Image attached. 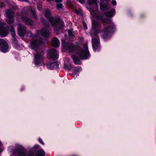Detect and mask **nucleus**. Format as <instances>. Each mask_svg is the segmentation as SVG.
Instances as JSON below:
<instances>
[{"label": "nucleus", "instance_id": "nucleus-1", "mask_svg": "<svg viewBox=\"0 0 156 156\" xmlns=\"http://www.w3.org/2000/svg\"><path fill=\"white\" fill-rule=\"evenodd\" d=\"M27 36L30 37V48L35 51V53H34L35 64L38 66L44 65L43 60L44 59L43 50L44 45L43 41L38 40L40 39L38 36H33L30 32L27 33Z\"/></svg>", "mask_w": 156, "mask_h": 156}, {"label": "nucleus", "instance_id": "nucleus-2", "mask_svg": "<svg viewBox=\"0 0 156 156\" xmlns=\"http://www.w3.org/2000/svg\"><path fill=\"white\" fill-rule=\"evenodd\" d=\"M64 47L65 49L70 52H74L76 53L82 60L86 59L89 55L88 50V45L87 43L83 45V50L79 46H75L73 44L69 43H66Z\"/></svg>", "mask_w": 156, "mask_h": 156}, {"label": "nucleus", "instance_id": "nucleus-3", "mask_svg": "<svg viewBox=\"0 0 156 156\" xmlns=\"http://www.w3.org/2000/svg\"><path fill=\"white\" fill-rule=\"evenodd\" d=\"M103 22L105 23L107 25L104 30L101 32V35L103 38L106 40L109 38L115 30V27L111 21V20H103Z\"/></svg>", "mask_w": 156, "mask_h": 156}, {"label": "nucleus", "instance_id": "nucleus-4", "mask_svg": "<svg viewBox=\"0 0 156 156\" xmlns=\"http://www.w3.org/2000/svg\"><path fill=\"white\" fill-rule=\"evenodd\" d=\"M88 3L90 7V13L94 17L99 19L98 15V14L97 8L98 6L96 0H88Z\"/></svg>", "mask_w": 156, "mask_h": 156}, {"label": "nucleus", "instance_id": "nucleus-5", "mask_svg": "<svg viewBox=\"0 0 156 156\" xmlns=\"http://www.w3.org/2000/svg\"><path fill=\"white\" fill-rule=\"evenodd\" d=\"M13 154L17 156H26L27 152L22 146L17 144L16 148L13 152Z\"/></svg>", "mask_w": 156, "mask_h": 156}, {"label": "nucleus", "instance_id": "nucleus-6", "mask_svg": "<svg viewBox=\"0 0 156 156\" xmlns=\"http://www.w3.org/2000/svg\"><path fill=\"white\" fill-rule=\"evenodd\" d=\"M92 38V45L94 49L95 50H100L99 43V38L97 34H95L94 35H91Z\"/></svg>", "mask_w": 156, "mask_h": 156}, {"label": "nucleus", "instance_id": "nucleus-7", "mask_svg": "<svg viewBox=\"0 0 156 156\" xmlns=\"http://www.w3.org/2000/svg\"><path fill=\"white\" fill-rule=\"evenodd\" d=\"M58 55L56 50L52 49L47 52V57L50 60H55L58 58Z\"/></svg>", "mask_w": 156, "mask_h": 156}, {"label": "nucleus", "instance_id": "nucleus-8", "mask_svg": "<svg viewBox=\"0 0 156 156\" xmlns=\"http://www.w3.org/2000/svg\"><path fill=\"white\" fill-rule=\"evenodd\" d=\"M8 28L5 24L2 22H0V35L5 37L8 34Z\"/></svg>", "mask_w": 156, "mask_h": 156}, {"label": "nucleus", "instance_id": "nucleus-9", "mask_svg": "<svg viewBox=\"0 0 156 156\" xmlns=\"http://www.w3.org/2000/svg\"><path fill=\"white\" fill-rule=\"evenodd\" d=\"M8 45L6 42L3 39H0V50L4 52L5 53L8 51Z\"/></svg>", "mask_w": 156, "mask_h": 156}, {"label": "nucleus", "instance_id": "nucleus-10", "mask_svg": "<svg viewBox=\"0 0 156 156\" xmlns=\"http://www.w3.org/2000/svg\"><path fill=\"white\" fill-rule=\"evenodd\" d=\"M18 33L20 36H23L26 33V29L25 27L22 24L20 23L18 26Z\"/></svg>", "mask_w": 156, "mask_h": 156}, {"label": "nucleus", "instance_id": "nucleus-11", "mask_svg": "<svg viewBox=\"0 0 156 156\" xmlns=\"http://www.w3.org/2000/svg\"><path fill=\"white\" fill-rule=\"evenodd\" d=\"M41 35L44 37L48 38L50 35V32L48 29L42 28L40 31Z\"/></svg>", "mask_w": 156, "mask_h": 156}, {"label": "nucleus", "instance_id": "nucleus-12", "mask_svg": "<svg viewBox=\"0 0 156 156\" xmlns=\"http://www.w3.org/2000/svg\"><path fill=\"white\" fill-rule=\"evenodd\" d=\"M59 63L54 62L47 65V67L50 69H53L57 68L58 66Z\"/></svg>", "mask_w": 156, "mask_h": 156}, {"label": "nucleus", "instance_id": "nucleus-13", "mask_svg": "<svg viewBox=\"0 0 156 156\" xmlns=\"http://www.w3.org/2000/svg\"><path fill=\"white\" fill-rule=\"evenodd\" d=\"M52 44L54 47H58L60 45V42L56 37H54L51 41Z\"/></svg>", "mask_w": 156, "mask_h": 156}, {"label": "nucleus", "instance_id": "nucleus-14", "mask_svg": "<svg viewBox=\"0 0 156 156\" xmlns=\"http://www.w3.org/2000/svg\"><path fill=\"white\" fill-rule=\"evenodd\" d=\"M44 13L47 19H49V20H54V18L52 16L51 13L48 9H46L44 10Z\"/></svg>", "mask_w": 156, "mask_h": 156}, {"label": "nucleus", "instance_id": "nucleus-15", "mask_svg": "<svg viewBox=\"0 0 156 156\" xmlns=\"http://www.w3.org/2000/svg\"><path fill=\"white\" fill-rule=\"evenodd\" d=\"M72 57L75 64L76 65H80L81 64L80 61L77 56L74 55H72Z\"/></svg>", "mask_w": 156, "mask_h": 156}, {"label": "nucleus", "instance_id": "nucleus-16", "mask_svg": "<svg viewBox=\"0 0 156 156\" xmlns=\"http://www.w3.org/2000/svg\"><path fill=\"white\" fill-rule=\"evenodd\" d=\"M5 13L6 16L9 18H12L14 16V13L12 10H8L6 11Z\"/></svg>", "mask_w": 156, "mask_h": 156}, {"label": "nucleus", "instance_id": "nucleus-17", "mask_svg": "<svg viewBox=\"0 0 156 156\" xmlns=\"http://www.w3.org/2000/svg\"><path fill=\"white\" fill-rule=\"evenodd\" d=\"M115 13V9H113L110 11L105 12L104 16L107 17H112L113 16Z\"/></svg>", "mask_w": 156, "mask_h": 156}, {"label": "nucleus", "instance_id": "nucleus-18", "mask_svg": "<svg viewBox=\"0 0 156 156\" xmlns=\"http://www.w3.org/2000/svg\"><path fill=\"white\" fill-rule=\"evenodd\" d=\"M92 23V27L94 30L99 27L100 23L98 20H93Z\"/></svg>", "mask_w": 156, "mask_h": 156}, {"label": "nucleus", "instance_id": "nucleus-19", "mask_svg": "<svg viewBox=\"0 0 156 156\" xmlns=\"http://www.w3.org/2000/svg\"><path fill=\"white\" fill-rule=\"evenodd\" d=\"M9 29L10 30V33L12 36L14 37L15 36L16 33L14 28L12 26L10 25L9 26Z\"/></svg>", "mask_w": 156, "mask_h": 156}, {"label": "nucleus", "instance_id": "nucleus-20", "mask_svg": "<svg viewBox=\"0 0 156 156\" xmlns=\"http://www.w3.org/2000/svg\"><path fill=\"white\" fill-rule=\"evenodd\" d=\"M45 153L42 149L40 148V150L37 152L36 156H44Z\"/></svg>", "mask_w": 156, "mask_h": 156}, {"label": "nucleus", "instance_id": "nucleus-21", "mask_svg": "<svg viewBox=\"0 0 156 156\" xmlns=\"http://www.w3.org/2000/svg\"><path fill=\"white\" fill-rule=\"evenodd\" d=\"M24 23L27 25L29 26L33 25L34 23L33 20H23Z\"/></svg>", "mask_w": 156, "mask_h": 156}, {"label": "nucleus", "instance_id": "nucleus-22", "mask_svg": "<svg viewBox=\"0 0 156 156\" xmlns=\"http://www.w3.org/2000/svg\"><path fill=\"white\" fill-rule=\"evenodd\" d=\"M53 26H57L59 23V20H49Z\"/></svg>", "mask_w": 156, "mask_h": 156}, {"label": "nucleus", "instance_id": "nucleus-23", "mask_svg": "<svg viewBox=\"0 0 156 156\" xmlns=\"http://www.w3.org/2000/svg\"><path fill=\"white\" fill-rule=\"evenodd\" d=\"M100 8L102 10L105 11L109 9L108 6L106 5L101 4H100Z\"/></svg>", "mask_w": 156, "mask_h": 156}, {"label": "nucleus", "instance_id": "nucleus-24", "mask_svg": "<svg viewBox=\"0 0 156 156\" xmlns=\"http://www.w3.org/2000/svg\"><path fill=\"white\" fill-rule=\"evenodd\" d=\"M64 68L66 70H70L72 69L73 66L70 63L68 64L67 65H64Z\"/></svg>", "mask_w": 156, "mask_h": 156}, {"label": "nucleus", "instance_id": "nucleus-25", "mask_svg": "<svg viewBox=\"0 0 156 156\" xmlns=\"http://www.w3.org/2000/svg\"><path fill=\"white\" fill-rule=\"evenodd\" d=\"M81 67L80 66H76L75 68L74 72L76 74L79 72L81 70Z\"/></svg>", "mask_w": 156, "mask_h": 156}, {"label": "nucleus", "instance_id": "nucleus-26", "mask_svg": "<svg viewBox=\"0 0 156 156\" xmlns=\"http://www.w3.org/2000/svg\"><path fill=\"white\" fill-rule=\"evenodd\" d=\"M42 23L46 27H48L49 26L47 20H43Z\"/></svg>", "mask_w": 156, "mask_h": 156}, {"label": "nucleus", "instance_id": "nucleus-27", "mask_svg": "<svg viewBox=\"0 0 156 156\" xmlns=\"http://www.w3.org/2000/svg\"><path fill=\"white\" fill-rule=\"evenodd\" d=\"M67 4L68 6L70 7H72L73 5V4L72 2L69 0H68L67 1Z\"/></svg>", "mask_w": 156, "mask_h": 156}, {"label": "nucleus", "instance_id": "nucleus-28", "mask_svg": "<svg viewBox=\"0 0 156 156\" xmlns=\"http://www.w3.org/2000/svg\"><path fill=\"white\" fill-rule=\"evenodd\" d=\"M76 12L78 15H82L83 14L82 11L81 9H79L77 10H76Z\"/></svg>", "mask_w": 156, "mask_h": 156}, {"label": "nucleus", "instance_id": "nucleus-29", "mask_svg": "<svg viewBox=\"0 0 156 156\" xmlns=\"http://www.w3.org/2000/svg\"><path fill=\"white\" fill-rule=\"evenodd\" d=\"M57 8L58 9L60 10L61 9H62V4H58L57 5Z\"/></svg>", "mask_w": 156, "mask_h": 156}, {"label": "nucleus", "instance_id": "nucleus-30", "mask_svg": "<svg viewBox=\"0 0 156 156\" xmlns=\"http://www.w3.org/2000/svg\"><path fill=\"white\" fill-rule=\"evenodd\" d=\"M13 20H6L7 23L9 24H12L13 23Z\"/></svg>", "mask_w": 156, "mask_h": 156}, {"label": "nucleus", "instance_id": "nucleus-31", "mask_svg": "<svg viewBox=\"0 0 156 156\" xmlns=\"http://www.w3.org/2000/svg\"><path fill=\"white\" fill-rule=\"evenodd\" d=\"M68 33L69 35L70 36H73V32L72 31L70 30H69L68 31Z\"/></svg>", "mask_w": 156, "mask_h": 156}, {"label": "nucleus", "instance_id": "nucleus-32", "mask_svg": "<svg viewBox=\"0 0 156 156\" xmlns=\"http://www.w3.org/2000/svg\"><path fill=\"white\" fill-rule=\"evenodd\" d=\"M83 27H84V29L85 30L87 29V25H86V23L85 22H83Z\"/></svg>", "mask_w": 156, "mask_h": 156}, {"label": "nucleus", "instance_id": "nucleus-33", "mask_svg": "<svg viewBox=\"0 0 156 156\" xmlns=\"http://www.w3.org/2000/svg\"><path fill=\"white\" fill-rule=\"evenodd\" d=\"M70 60L69 58L66 57L65 58V61H66L68 62V64H69L70 63Z\"/></svg>", "mask_w": 156, "mask_h": 156}, {"label": "nucleus", "instance_id": "nucleus-34", "mask_svg": "<svg viewBox=\"0 0 156 156\" xmlns=\"http://www.w3.org/2000/svg\"><path fill=\"white\" fill-rule=\"evenodd\" d=\"M31 12L34 15H35V13L34 9V8H32V9L31 11Z\"/></svg>", "mask_w": 156, "mask_h": 156}, {"label": "nucleus", "instance_id": "nucleus-35", "mask_svg": "<svg viewBox=\"0 0 156 156\" xmlns=\"http://www.w3.org/2000/svg\"><path fill=\"white\" fill-rule=\"evenodd\" d=\"M39 142L42 144L43 145H44V143L43 142L42 140L40 138L39 139Z\"/></svg>", "mask_w": 156, "mask_h": 156}, {"label": "nucleus", "instance_id": "nucleus-36", "mask_svg": "<svg viewBox=\"0 0 156 156\" xmlns=\"http://www.w3.org/2000/svg\"><path fill=\"white\" fill-rule=\"evenodd\" d=\"M40 147V146L38 145H35L34 147V149H35L36 148H38Z\"/></svg>", "mask_w": 156, "mask_h": 156}, {"label": "nucleus", "instance_id": "nucleus-37", "mask_svg": "<svg viewBox=\"0 0 156 156\" xmlns=\"http://www.w3.org/2000/svg\"><path fill=\"white\" fill-rule=\"evenodd\" d=\"M77 1L81 3H83L85 2V0H77Z\"/></svg>", "mask_w": 156, "mask_h": 156}, {"label": "nucleus", "instance_id": "nucleus-38", "mask_svg": "<svg viewBox=\"0 0 156 156\" xmlns=\"http://www.w3.org/2000/svg\"><path fill=\"white\" fill-rule=\"evenodd\" d=\"M112 3L113 5H115L116 4V2L115 0H113L112 1Z\"/></svg>", "mask_w": 156, "mask_h": 156}, {"label": "nucleus", "instance_id": "nucleus-39", "mask_svg": "<svg viewBox=\"0 0 156 156\" xmlns=\"http://www.w3.org/2000/svg\"><path fill=\"white\" fill-rule=\"evenodd\" d=\"M37 9L39 11H41L42 10V8L40 6H38Z\"/></svg>", "mask_w": 156, "mask_h": 156}, {"label": "nucleus", "instance_id": "nucleus-40", "mask_svg": "<svg viewBox=\"0 0 156 156\" xmlns=\"http://www.w3.org/2000/svg\"><path fill=\"white\" fill-rule=\"evenodd\" d=\"M62 1V0H55V2H60Z\"/></svg>", "mask_w": 156, "mask_h": 156}, {"label": "nucleus", "instance_id": "nucleus-41", "mask_svg": "<svg viewBox=\"0 0 156 156\" xmlns=\"http://www.w3.org/2000/svg\"><path fill=\"white\" fill-rule=\"evenodd\" d=\"M22 20H29V19H28L27 18H26V17H22Z\"/></svg>", "mask_w": 156, "mask_h": 156}, {"label": "nucleus", "instance_id": "nucleus-42", "mask_svg": "<svg viewBox=\"0 0 156 156\" xmlns=\"http://www.w3.org/2000/svg\"><path fill=\"white\" fill-rule=\"evenodd\" d=\"M56 20H60V17L58 16L57 18H56Z\"/></svg>", "mask_w": 156, "mask_h": 156}, {"label": "nucleus", "instance_id": "nucleus-43", "mask_svg": "<svg viewBox=\"0 0 156 156\" xmlns=\"http://www.w3.org/2000/svg\"><path fill=\"white\" fill-rule=\"evenodd\" d=\"M21 0L22 1H25L26 2H28V1L27 0Z\"/></svg>", "mask_w": 156, "mask_h": 156}, {"label": "nucleus", "instance_id": "nucleus-44", "mask_svg": "<svg viewBox=\"0 0 156 156\" xmlns=\"http://www.w3.org/2000/svg\"><path fill=\"white\" fill-rule=\"evenodd\" d=\"M1 142H0V146H1Z\"/></svg>", "mask_w": 156, "mask_h": 156}]
</instances>
